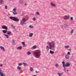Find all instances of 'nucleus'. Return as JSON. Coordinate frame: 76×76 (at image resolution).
I'll use <instances>...</instances> for the list:
<instances>
[{"label":"nucleus","mask_w":76,"mask_h":76,"mask_svg":"<svg viewBox=\"0 0 76 76\" xmlns=\"http://www.w3.org/2000/svg\"><path fill=\"white\" fill-rule=\"evenodd\" d=\"M49 46H46V49L47 50H49V48L50 50H54L55 49V43L50 42L49 43Z\"/></svg>","instance_id":"nucleus-1"},{"label":"nucleus","mask_w":76,"mask_h":76,"mask_svg":"<svg viewBox=\"0 0 76 76\" xmlns=\"http://www.w3.org/2000/svg\"><path fill=\"white\" fill-rule=\"evenodd\" d=\"M34 57L36 58H39L41 55V51L40 50H38L33 53Z\"/></svg>","instance_id":"nucleus-2"},{"label":"nucleus","mask_w":76,"mask_h":76,"mask_svg":"<svg viewBox=\"0 0 76 76\" xmlns=\"http://www.w3.org/2000/svg\"><path fill=\"white\" fill-rule=\"evenodd\" d=\"M10 19L11 20H12L15 22H18L19 20V19H18V18L15 17H10Z\"/></svg>","instance_id":"nucleus-3"},{"label":"nucleus","mask_w":76,"mask_h":76,"mask_svg":"<svg viewBox=\"0 0 76 76\" xmlns=\"http://www.w3.org/2000/svg\"><path fill=\"white\" fill-rule=\"evenodd\" d=\"M62 64L63 67H69L71 65L70 63H67L65 65V62L63 61L62 62Z\"/></svg>","instance_id":"nucleus-4"},{"label":"nucleus","mask_w":76,"mask_h":76,"mask_svg":"<svg viewBox=\"0 0 76 76\" xmlns=\"http://www.w3.org/2000/svg\"><path fill=\"white\" fill-rule=\"evenodd\" d=\"M22 21L20 23V25H25V24H26L25 23V22L26 21V19L25 18H23L22 19Z\"/></svg>","instance_id":"nucleus-5"},{"label":"nucleus","mask_w":76,"mask_h":76,"mask_svg":"<svg viewBox=\"0 0 76 76\" xmlns=\"http://www.w3.org/2000/svg\"><path fill=\"white\" fill-rule=\"evenodd\" d=\"M0 75L1 76H6L5 74L3 72H1V69H0Z\"/></svg>","instance_id":"nucleus-6"},{"label":"nucleus","mask_w":76,"mask_h":76,"mask_svg":"<svg viewBox=\"0 0 76 76\" xmlns=\"http://www.w3.org/2000/svg\"><path fill=\"white\" fill-rule=\"evenodd\" d=\"M2 29H6V30H7V29H8L7 27L5 25L2 26Z\"/></svg>","instance_id":"nucleus-7"},{"label":"nucleus","mask_w":76,"mask_h":76,"mask_svg":"<svg viewBox=\"0 0 76 76\" xmlns=\"http://www.w3.org/2000/svg\"><path fill=\"white\" fill-rule=\"evenodd\" d=\"M50 6H51V7H56V5L53 3H50Z\"/></svg>","instance_id":"nucleus-8"},{"label":"nucleus","mask_w":76,"mask_h":76,"mask_svg":"<svg viewBox=\"0 0 76 76\" xmlns=\"http://www.w3.org/2000/svg\"><path fill=\"white\" fill-rule=\"evenodd\" d=\"M69 19V16H65L64 17V19L65 20H67V19Z\"/></svg>","instance_id":"nucleus-9"},{"label":"nucleus","mask_w":76,"mask_h":76,"mask_svg":"<svg viewBox=\"0 0 76 76\" xmlns=\"http://www.w3.org/2000/svg\"><path fill=\"white\" fill-rule=\"evenodd\" d=\"M65 58L66 59H69L70 58V56L68 55H66L65 56Z\"/></svg>","instance_id":"nucleus-10"},{"label":"nucleus","mask_w":76,"mask_h":76,"mask_svg":"<svg viewBox=\"0 0 76 76\" xmlns=\"http://www.w3.org/2000/svg\"><path fill=\"white\" fill-rule=\"evenodd\" d=\"M15 40H12V44L13 45H16V43H15Z\"/></svg>","instance_id":"nucleus-11"},{"label":"nucleus","mask_w":76,"mask_h":76,"mask_svg":"<svg viewBox=\"0 0 76 76\" xmlns=\"http://www.w3.org/2000/svg\"><path fill=\"white\" fill-rule=\"evenodd\" d=\"M0 48H1V50H3L4 51H5V49L4 48V47H2V46H1L0 47Z\"/></svg>","instance_id":"nucleus-12"},{"label":"nucleus","mask_w":76,"mask_h":76,"mask_svg":"<svg viewBox=\"0 0 76 76\" xmlns=\"http://www.w3.org/2000/svg\"><path fill=\"white\" fill-rule=\"evenodd\" d=\"M64 28H69V25H66V24H64Z\"/></svg>","instance_id":"nucleus-13"},{"label":"nucleus","mask_w":76,"mask_h":76,"mask_svg":"<svg viewBox=\"0 0 76 76\" xmlns=\"http://www.w3.org/2000/svg\"><path fill=\"white\" fill-rule=\"evenodd\" d=\"M17 69H18V70H19V71H21V70H22V69H21V68L20 67V66H18L17 67Z\"/></svg>","instance_id":"nucleus-14"},{"label":"nucleus","mask_w":76,"mask_h":76,"mask_svg":"<svg viewBox=\"0 0 76 76\" xmlns=\"http://www.w3.org/2000/svg\"><path fill=\"white\" fill-rule=\"evenodd\" d=\"M2 32L3 33H4V34H6V33H7V31L6 30H4L2 31Z\"/></svg>","instance_id":"nucleus-15"},{"label":"nucleus","mask_w":76,"mask_h":76,"mask_svg":"<svg viewBox=\"0 0 76 76\" xmlns=\"http://www.w3.org/2000/svg\"><path fill=\"white\" fill-rule=\"evenodd\" d=\"M33 33H30L29 34V37H32V35H33Z\"/></svg>","instance_id":"nucleus-16"},{"label":"nucleus","mask_w":76,"mask_h":76,"mask_svg":"<svg viewBox=\"0 0 76 76\" xmlns=\"http://www.w3.org/2000/svg\"><path fill=\"white\" fill-rule=\"evenodd\" d=\"M17 50H21L22 49V47L21 46H19L16 48Z\"/></svg>","instance_id":"nucleus-17"},{"label":"nucleus","mask_w":76,"mask_h":76,"mask_svg":"<svg viewBox=\"0 0 76 76\" xmlns=\"http://www.w3.org/2000/svg\"><path fill=\"white\" fill-rule=\"evenodd\" d=\"M59 66V65L58 64H56L55 65V66L56 67V68H58V67Z\"/></svg>","instance_id":"nucleus-18"},{"label":"nucleus","mask_w":76,"mask_h":76,"mask_svg":"<svg viewBox=\"0 0 76 76\" xmlns=\"http://www.w3.org/2000/svg\"><path fill=\"white\" fill-rule=\"evenodd\" d=\"M4 1L3 0H0V4H3Z\"/></svg>","instance_id":"nucleus-19"},{"label":"nucleus","mask_w":76,"mask_h":76,"mask_svg":"<svg viewBox=\"0 0 76 76\" xmlns=\"http://www.w3.org/2000/svg\"><path fill=\"white\" fill-rule=\"evenodd\" d=\"M50 54H54V52L53 51H52L51 50H50Z\"/></svg>","instance_id":"nucleus-20"},{"label":"nucleus","mask_w":76,"mask_h":76,"mask_svg":"<svg viewBox=\"0 0 76 76\" xmlns=\"http://www.w3.org/2000/svg\"><path fill=\"white\" fill-rule=\"evenodd\" d=\"M14 15H17L18 14V13L16 12V11H14V12H13Z\"/></svg>","instance_id":"nucleus-21"},{"label":"nucleus","mask_w":76,"mask_h":76,"mask_svg":"<svg viewBox=\"0 0 76 76\" xmlns=\"http://www.w3.org/2000/svg\"><path fill=\"white\" fill-rule=\"evenodd\" d=\"M22 43L23 45V47H25V42H22Z\"/></svg>","instance_id":"nucleus-22"},{"label":"nucleus","mask_w":76,"mask_h":76,"mask_svg":"<svg viewBox=\"0 0 76 76\" xmlns=\"http://www.w3.org/2000/svg\"><path fill=\"white\" fill-rule=\"evenodd\" d=\"M27 55H30V54H31V52H30V51H28L27 53Z\"/></svg>","instance_id":"nucleus-23"},{"label":"nucleus","mask_w":76,"mask_h":76,"mask_svg":"<svg viewBox=\"0 0 76 76\" xmlns=\"http://www.w3.org/2000/svg\"><path fill=\"white\" fill-rule=\"evenodd\" d=\"M4 36H5V37H6V38H9V36L8 35L4 34Z\"/></svg>","instance_id":"nucleus-24"},{"label":"nucleus","mask_w":76,"mask_h":76,"mask_svg":"<svg viewBox=\"0 0 76 76\" xmlns=\"http://www.w3.org/2000/svg\"><path fill=\"white\" fill-rule=\"evenodd\" d=\"M58 75H59V76H62L63 75V73H58Z\"/></svg>","instance_id":"nucleus-25"},{"label":"nucleus","mask_w":76,"mask_h":76,"mask_svg":"<svg viewBox=\"0 0 76 76\" xmlns=\"http://www.w3.org/2000/svg\"><path fill=\"white\" fill-rule=\"evenodd\" d=\"M8 35H10L11 34V32L10 31H8L7 32Z\"/></svg>","instance_id":"nucleus-26"},{"label":"nucleus","mask_w":76,"mask_h":76,"mask_svg":"<svg viewBox=\"0 0 76 76\" xmlns=\"http://www.w3.org/2000/svg\"><path fill=\"white\" fill-rule=\"evenodd\" d=\"M74 32V30H72L70 32V34L72 35L73 34V33Z\"/></svg>","instance_id":"nucleus-27"},{"label":"nucleus","mask_w":76,"mask_h":76,"mask_svg":"<svg viewBox=\"0 0 76 76\" xmlns=\"http://www.w3.org/2000/svg\"><path fill=\"white\" fill-rule=\"evenodd\" d=\"M36 15H39V13L38 12H36Z\"/></svg>","instance_id":"nucleus-28"},{"label":"nucleus","mask_w":76,"mask_h":76,"mask_svg":"<svg viewBox=\"0 0 76 76\" xmlns=\"http://www.w3.org/2000/svg\"><path fill=\"white\" fill-rule=\"evenodd\" d=\"M64 47L65 48H69V45L65 46H64Z\"/></svg>","instance_id":"nucleus-29"},{"label":"nucleus","mask_w":76,"mask_h":76,"mask_svg":"<svg viewBox=\"0 0 76 76\" xmlns=\"http://www.w3.org/2000/svg\"><path fill=\"white\" fill-rule=\"evenodd\" d=\"M37 48V46L35 45H34L33 47V48Z\"/></svg>","instance_id":"nucleus-30"},{"label":"nucleus","mask_w":76,"mask_h":76,"mask_svg":"<svg viewBox=\"0 0 76 76\" xmlns=\"http://www.w3.org/2000/svg\"><path fill=\"white\" fill-rule=\"evenodd\" d=\"M70 19L71 20H73V17H71L70 18Z\"/></svg>","instance_id":"nucleus-31"},{"label":"nucleus","mask_w":76,"mask_h":76,"mask_svg":"<svg viewBox=\"0 0 76 76\" xmlns=\"http://www.w3.org/2000/svg\"><path fill=\"white\" fill-rule=\"evenodd\" d=\"M30 71L32 72L33 70V69H32V67H31L30 68Z\"/></svg>","instance_id":"nucleus-32"},{"label":"nucleus","mask_w":76,"mask_h":76,"mask_svg":"<svg viewBox=\"0 0 76 76\" xmlns=\"http://www.w3.org/2000/svg\"><path fill=\"white\" fill-rule=\"evenodd\" d=\"M20 4H23V1H20Z\"/></svg>","instance_id":"nucleus-33"},{"label":"nucleus","mask_w":76,"mask_h":76,"mask_svg":"<svg viewBox=\"0 0 76 76\" xmlns=\"http://www.w3.org/2000/svg\"><path fill=\"white\" fill-rule=\"evenodd\" d=\"M23 64H24V66H26V63H25L24 62H23Z\"/></svg>","instance_id":"nucleus-34"},{"label":"nucleus","mask_w":76,"mask_h":76,"mask_svg":"<svg viewBox=\"0 0 76 76\" xmlns=\"http://www.w3.org/2000/svg\"><path fill=\"white\" fill-rule=\"evenodd\" d=\"M29 28H33V26H30Z\"/></svg>","instance_id":"nucleus-35"},{"label":"nucleus","mask_w":76,"mask_h":76,"mask_svg":"<svg viewBox=\"0 0 76 76\" xmlns=\"http://www.w3.org/2000/svg\"><path fill=\"white\" fill-rule=\"evenodd\" d=\"M70 52H68L67 53V55H70Z\"/></svg>","instance_id":"nucleus-36"},{"label":"nucleus","mask_w":76,"mask_h":76,"mask_svg":"<svg viewBox=\"0 0 76 76\" xmlns=\"http://www.w3.org/2000/svg\"><path fill=\"white\" fill-rule=\"evenodd\" d=\"M32 19L33 20H36V18H33Z\"/></svg>","instance_id":"nucleus-37"},{"label":"nucleus","mask_w":76,"mask_h":76,"mask_svg":"<svg viewBox=\"0 0 76 76\" xmlns=\"http://www.w3.org/2000/svg\"><path fill=\"white\" fill-rule=\"evenodd\" d=\"M5 8L6 9H7V6H5Z\"/></svg>","instance_id":"nucleus-38"},{"label":"nucleus","mask_w":76,"mask_h":76,"mask_svg":"<svg viewBox=\"0 0 76 76\" xmlns=\"http://www.w3.org/2000/svg\"><path fill=\"white\" fill-rule=\"evenodd\" d=\"M11 27H12V28H15V26H14L13 25H11Z\"/></svg>","instance_id":"nucleus-39"},{"label":"nucleus","mask_w":76,"mask_h":76,"mask_svg":"<svg viewBox=\"0 0 76 76\" xmlns=\"http://www.w3.org/2000/svg\"><path fill=\"white\" fill-rule=\"evenodd\" d=\"M22 64H21V63H19V66H22Z\"/></svg>","instance_id":"nucleus-40"},{"label":"nucleus","mask_w":76,"mask_h":76,"mask_svg":"<svg viewBox=\"0 0 76 76\" xmlns=\"http://www.w3.org/2000/svg\"><path fill=\"white\" fill-rule=\"evenodd\" d=\"M64 67V69H63V70H64H64H66V67Z\"/></svg>","instance_id":"nucleus-41"},{"label":"nucleus","mask_w":76,"mask_h":76,"mask_svg":"<svg viewBox=\"0 0 76 76\" xmlns=\"http://www.w3.org/2000/svg\"><path fill=\"white\" fill-rule=\"evenodd\" d=\"M16 9H13V11H16Z\"/></svg>","instance_id":"nucleus-42"},{"label":"nucleus","mask_w":76,"mask_h":76,"mask_svg":"<svg viewBox=\"0 0 76 76\" xmlns=\"http://www.w3.org/2000/svg\"><path fill=\"white\" fill-rule=\"evenodd\" d=\"M0 67H3V65L1 64H0Z\"/></svg>","instance_id":"nucleus-43"},{"label":"nucleus","mask_w":76,"mask_h":76,"mask_svg":"<svg viewBox=\"0 0 76 76\" xmlns=\"http://www.w3.org/2000/svg\"><path fill=\"white\" fill-rule=\"evenodd\" d=\"M36 73H38V72L37 71H36Z\"/></svg>","instance_id":"nucleus-44"},{"label":"nucleus","mask_w":76,"mask_h":76,"mask_svg":"<svg viewBox=\"0 0 76 76\" xmlns=\"http://www.w3.org/2000/svg\"><path fill=\"white\" fill-rule=\"evenodd\" d=\"M64 11H66V10L65 9H64Z\"/></svg>","instance_id":"nucleus-45"},{"label":"nucleus","mask_w":76,"mask_h":76,"mask_svg":"<svg viewBox=\"0 0 76 76\" xmlns=\"http://www.w3.org/2000/svg\"><path fill=\"white\" fill-rule=\"evenodd\" d=\"M33 76H37V75H34Z\"/></svg>","instance_id":"nucleus-46"},{"label":"nucleus","mask_w":76,"mask_h":76,"mask_svg":"<svg viewBox=\"0 0 76 76\" xmlns=\"http://www.w3.org/2000/svg\"><path fill=\"white\" fill-rule=\"evenodd\" d=\"M67 72H69V70H67Z\"/></svg>","instance_id":"nucleus-47"},{"label":"nucleus","mask_w":76,"mask_h":76,"mask_svg":"<svg viewBox=\"0 0 76 76\" xmlns=\"http://www.w3.org/2000/svg\"><path fill=\"white\" fill-rule=\"evenodd\" d=\"M65 72H66V71H64Z\"/></svg>","instance_id":"nucleus-48"}]
</instances>
